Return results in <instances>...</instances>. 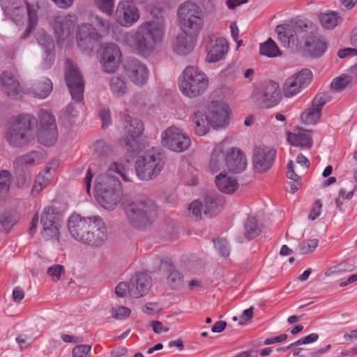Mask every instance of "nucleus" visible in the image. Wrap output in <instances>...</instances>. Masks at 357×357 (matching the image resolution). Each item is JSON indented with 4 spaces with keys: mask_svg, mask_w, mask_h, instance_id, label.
I'll return each instance as SVG.
<instances>
[{
    "mask_svg": "<svg viewBox=\"0 0 357 357\" xmlns=\"http://www.w3.org/2000/svg\"><path fill=\"white\" fill-rule=\"evenodd\" d=\"M296 50L312 58L321 56L327 49L326 42L318 33V27L312 22L303 20L302 27L298 31Z\"/></svg>",
    "mask_w": 357,
    "mask_h": 357,
    "instance_id": "7ed1b4c3",
    "label": "nucleus"
},
{
    "mask_svg": "<svg viewBox=\"0 0 357 357\" xmlns=\"http://www.w3.org/2000/svg\"><path fill=\"white\" fill-rule=\"evenodd\" d=\"M13 177L18 188H28L31 185L33 178L31 169L13 165Z\"/></svg>",
    "mask_w": 357,
    "mask_h": 357,
    "instance_id": "473e14b6",
    "label": "nucleus"
},
{
    "mask_svg": "<svg viewBox=\"0 0 357 357\" xmlns=\"http://www.w3.org/2000/svg\"><path fill=\"white\" fill-rule=\"evenodd\" d=\"M52 90V84L47 78H43L32 84L31 86L28 89L29 94L35 98L40 99L45 98L49 96Z\"/></svg>",
    "mask_w": 357,
    "mask_h": 357,
    "instance_id": "2f4dec72",
    "label": "nucleus"
},
{
    "mask_svg": "<svg viewBox=\"0 0 357 357\" xmlns=\"http://www.w3.org/2000/svg\"><path fill=\"white\" fill-rule=\"evenodd\" d=\"M178 17L181 23L191 30V33H197L203 27L202 9L192 1L181 4L178 9Z\"/></svg>",
    "mask_w": 357,
    "mask_h": 357,
    "instance_id": "6e6552de",
    "label": "nucleus"
},
{
    "mask_svg": "<svg viewBox=\"0 0 357 357\" xmlns=\"http://www.w3.org/2000/svg\"><path fill=\"white\" fill-rule=\"evenodd\" d=\"M130 38L132 41L131 45L140 53L146 52L150 50L154 45L139 29H137L135 34L130 36Z\"/></svg>",
    "mask_w": 357,
    "mask_h": 357,
    "instance_id": "c9c22d12",
    "label": "nucleus"
},
{
    "mask_svg": "<svg viewBox=\"0 0 357 357\" xmlns=\"http://www.w3.org/2000/svg\"><path fill=\"white\" fill-rule=\"evenodd\" d=\"M293 76L294 78H296V80L302 88L309 85L312 79V73L307 68L302 69Z\"/></svg>",
    "mask_w": 357,
    "mask_h": 357,
    "instance_id": "603ef678",
    "label": "nucleus"
},
{
    "mask_svg": "<svg viewBox=\"0 0 357 357\" xmlns=\"http://www.w3.org/2000/svg\"><path fill=\"white\" fill-rule=\"evenodd\" d=\"M195 47V41L192 36L183 31L177 35L172 41V48L174 52L180 55L189 54Z\"/></svg>",
    "mask_w": 357,
    "mask_h": 357,
    "instance_id": "bb28decb",
    "label": "nucleus"
},
{
    "mask_svg": "<svg viewBox=\"0 0 357 357\" xmlns=\"http://www.w3.org/2000/svg\"><path fill=\"white\" fill-rule=\"evenodd\" d=\"M11 174L8 170L0 172V196H6L10 190Z\"/></svg>",
    "mask_w": 357,
    "mask_h": 357,
    "instance_id": "3c124183",
    "label": "nucleus"
},
{
    "mask_svg": "<svg viewBox=\"0 0 357 357\" xmlns=\"http://www.w3.org/2000/svg\"><path fill=\"white\" fill-rule=\"evenodd\" d=\"M215 248L222 257H227L230 253L228 242L225 238H220L214 241Z\"/></svg>",
    "mask_w": 357,
    "mask_h": 357,
    "instance_id": "4d7b16f0",
    "label": "nucleus"
},
{
    "mask_svg": "<svg viewBox=\"0 0 357 357\" xmlns=\"http://www.w3.org/2000/svg\"><path fill=\"white\" fill-rule=\"evenodd\" d=\"M152 286L151 277L146 273H136L130 280L129 295L138 298L145 296Z\"/></svg>",
    "mask_w": 357,
    "mask_h": 357,
    "instance_id": "6ab92c4d",
    "label": "nucleus"
},
{
    "mask_svg": "<svg viewBox=\"0 0 357 357\" xmlns=\"http://www.w3.org/2000/svg\"><path fill=\"white\" fill-rule=\"evenodd\" d=\"M126 134L124 142L128 151L135 154L143 148V144L140 142V137L144 129L143 123L137 119L130 116H125Z\"/></svg>",
    "mask_w": 357,
    "mask_h": 357,
    "instance_id": "9b49d317",
    "label": "nucleus"
},
{
    "mask_svg": "<svg viewBox=\"0 0 357 357\" xmlns=\"http://www.w3.org/2000/svg\"><path fill=\"white\" fill-rule=\"evenodd\" d=\"M98 202L107 210H114L121 200L122 186L119 180L109 174L100 175L94 186Z\"/></svg>",
    "mask_w": 357,
    "mask_h": 357,
    "instance_id": "20e7f679",
    "label": "nucleus"
},
{
    "mask_svg": "<svg viewBox=\"0 0 357 357\" xmlns=\"http://www.w3.org/2000/svg\"><path fill=\"white\" fill-rule=\"evenodd\" d=\"M98 7L105 13L110 15L114 9V3L113 0H96Z\"/></svg>",
    "mask_w": 357,
    "mask_h": 357,
    "instance_id": "052dcab7",
    "label": "nucleus"
},
{
    "mask_svg": "<svg viewBox=\"0 0 357 357\" xmlns=\"http://www.w3.org/2000/svg\"><path fill=\"white\" fill-rule=\"evenodd\" d=\"M319 338V335L317 333H311L305 337H303L297 341L291 344V346H298L301 344H306L316 342Z\"/></svg>",
    "mask_w": 357,
    "mask_h": 357,
    "instance_id": "338daca9",
    "label": "nucleus"
},
{
    "mask_svg": "<svg viewBox=\"0 0 357 357\" xmlns=\"http://www.w3.org/2000/svg\"><path fill=\"white\" fill-rule=\"evenodd\" d=\"M163 26V18L158 17L157 20L144 22L138 29L155 44L162 38Z\"/></svg>",
    "mask_w": 357,
    "mask_h": 357,
    "instance_id": "a878e982",
    "label": "nucleus"
},
{
    "mask_svg": "<svg viewBox=\"0 0 357 357\" xmlns=\"http://www.w3.org/2000/svg\"><path fill=\"white\" fill-rule=\"evenodd\" d=\"M303 20L295 18L289 24H279L275 28L279 39L282 42H288L296 47L298 31H301Z\"/></svg>",
    "mask_w": 357,
    "mask_h": 357,
    "instance_id": "aec40b11",
    "label": "nucleus"
},
{
    "mask_svg": "<svg viewBox=\"0 0 357 357\" xmlns=\"http://www.w3.org/2000/svg\"><path fill=\"white\" fill-rule=\"evenodd\" d=\"M215 183L218 188L225 193L234 192L238 188L236 179L229 177L226 173L221 172L215 177Z\"/></svg>",
    "mask_w": 357,
    "mask_h": 357,
    "instance_id": "f704fd0d",
    "label": "nucleus"
},
{
    "mask_svg": "<svg viewBox=\"0 0 357 357\" xmlns=\"http://www.w3.org/2000/svg\"><path fill=\"white\" fill-rule=\"evenodd\" d=\"M65 269L62 265L55 264L47 269V274L52 277H56L55 280H59L62 274H64Z\"/></svg>",
    "mask_w": 357,
    "mask_h": 357,
    "instance_id": "69168bd1",
    "label": "nucleus"
},
{
    "mask_svg": "<svg viewBox=\"0 0 357 357\" xmlns=\"http://www.w3.org/2000/svg\"><path fill=\"white\" fill-rule=\"evenodd\" d=\"M110 89L118 97L124 96L128 91L125 80L119 76H114L110 79Z\"/></svg>",
    "mask_w": 357,
    "mask_h": 357,
    "instance_id": "37998d69",
    "label": "nucleus"
},
{
    "mask_svg": "<svg viewBox=\"0 0 357 357\" xmlns=\"http://www.w3.org/2000/svg\"><path fill=\"white\" fill-rule=\"evenodd\" d=\"M65 80L72 98L77 102L83 99L84 83L82 74L70 59H66L64 66Z\"/></svg>",
    "mask_w": 357,
    "mask_h": 357,
    "instance_id": "1a4fd4ad",
    "label": "nucleus"
},
{
    "mask_svg": "<svg viewBox=\"0 0 357 357\" xmlns=\"http://www.w3.org/2000/svg\"><path fill=\"white\" fill-rule=\"evenodd\" d=\"M107 230L103 220L99 216H93L89 235L86 245L100 247L107 239Z\"/></svg>",
    "mask_w": 357,
    "mask_h": 357,
    "instance_id": "412c9836",
    "label": "nucleus"
},
{
    "mask_svg": "<svg viewBox=\"0 0 357 357\" xmlns=\"http://www.w3.org/2000/svg\"><path fill=\"white\" fill-rule=\"evenodd\" d=\"M91 347L90 345L79 344L73 349V357H89Z\"/></svg>",
    "mask_w": 357,
    "mask_h": 357,
    "instance_id": "bf43d9fd",
    "label": "nucleus"
},
{
    "mask_svg": "<svg viewBox=\"0 0 357 357\" xmlns=\"http://www.w3.org/2000/svg\"><path fill=\"white\" fill-rule=\"evenodd\" d=\"M26 3L29 17V23L26 30L21 36V38L22 39H26V38H28L31 31H33V29L36 27V26L38 24V15L35 6L33 5L30 4L27 1H26Z\"/></svg>",
    "mask_w": 357,
    "mask_h": 357,
    "instance_id": "ea45409f",
    "label": "nucleus"
},
{
    "mask_svg": "<svg viewBox=\"0 0 357 357\" xmlns=\"http://www.w3.org/2000/svg\"><path fill=\"white\" fill-rule=\"evenodd\" d=\"M1 82L3 91L10 97L16 98L20 91L19 82L8 71L1 74Z\"/></svg>",
    "mask_w": 357,
    "mask_h": 357,
    "instance_id": "c756f323",
    "label": "nucleus"
},
{
    "mask_svg": "<svg viewBox=\"0 0 357 357\" xmlns=\"http://www.w3.org/2000/svg\"><path fill=\"white\" fill-rule=\"evenodd\" d=\"M116 18L121 26H131L138 21L139 11L134 5L119 3L116 10Z\"/></svg>",
    "mask_w": 357,
    "mask_h": 357,
    "instance_id": "5701e85b",
    "label": "nucleus"
},
{
    "mask_svg": "<svg viewBox=\"0 0 357 357\" xmlns=\"http://www.w3.org/2000/svg\"><path fill=\"white\" fill-rule=\"evenodd\" d=\"M228 105L218 101H212L208 105L207 115L212 127L218 128L228 123Z\"/></svg>",
    "mask_w": 357,
    "mask_h": 357,
    "instance_id": "4be33fe9",
    "label": "nucleus"
},
{
    "mask_svg": "<svg viewBox=\"0 0 357 357\" xmlns=\"http://www.w3.org/2000/svg\"><path fill=\"white\" fill-rule=\"evenodd\" d=\"M168 272L169 274L167 278V284L172 289L180 287L183 282L182 274L174 266L171 265L168 268Z\"/></svg>",
    "mask_w": 357,
    "mask_h": 357,
    "instance_id": "a18cd8bd",
    "label": "nucleus"
},
{
    "mask_svg": "<svg viewBox=\"0 0 357 357\" xmlns=\"http://www.w3.org/2000/svg\"><path fill=\"white\" fill-rule=\"evenodd\" d=\"M112 315L116 319H123L130 316V310L128 307L119 306L117 308H112Z\"/></svg>",
    "mask_w": 357,
    "mask_h": 357,
    "instance_id": "e2e57ef3",
    "label": "nucleus"
},
{
    "mask_svg": "<svg viewBox=\"0 0 357 357\" xmlns=\"http://www.w3.org/2000/svg\"><path fill=\"white\" fill-rule=\"evenodd\" d=\"M193 121L195 123V132L199 136L205 135L209 130L210 120L207 115L202 112H197L194 114Z\"/></svg>",
    "mask_w": 357,
    "mask_h": 357,
    "instance_id": "4c0bfd02",
    "label": "nucleus"
},
{
    "mask_svg": "<svg viewBox=\"0 0 357 357\" xmlns=\"http://www.w3.org/2000/svg\"><path fill=\"white\" fill-rule=\"evenodd\" d=\"M164 165L160 153L152 148L136 160V174L141 180L149 181L158 176Z\"/></svg>",
    "mask_w": 357,
    "mask_h": 357,
    "instance_id": "423d86ee",
    "label": "nucleus"
},
{
    "mask_svg": "<svg viewBox=\"0 0 357 357\" xmlns=\"http://www.w3.org/2000/svg\"><path fill=\"white\" fill-rule=\"evenodd\" d=\"M38 119L29 114H20L8 122L4 138L13 149H22L33 144L37 136Z\"/></svg>",
    "mask_w": 357,
    "mask_h": 357,
    "instance_id": "f257e3e1",
    "label": "nucleus"
},
{
    "mask_svg": "<svg viewBox=\"0 0 357 357\" xmlns=\"http://www.w3.org/2000/svg\"><path fill=\"white\" fill-rule=\"evenodd\" d=\"M161 137L162 146L176 153L187 150L191 144L190 137L174 126L164 131Z\"/></svg>",
    "mask_w": 357,
    "mask_h": 357,
    "instance_id": "f8f14e48",
    "label": "nucleus"
},
{
    "mask_svg": "<svg viewBox=\"0 0 357 357\" xmlns=\"http://www.w3.org/2000/svg\"><path fill=\"white\" fill-rule=\"evenodd\" d=\"M77 114L78 112L75 109L74 105L73 104H69L66 107L63 118L69 123V124L71 125L74 123V120L77 117Z\"/></svg>",
    "mask_w": 357,
    "mask_h": 357,
    "instance_id": "680f3d73",
    "label": "nucleus"
},
{
    "mask_svg": "<svg viewBox=\"0 0 357 357\" xmlns=\"http://www.w3.org/2000/svg\"><path fill=\"white\" fill-rule=\"evenodd\" d=\"M225 199L222 195L215 193H206L203 202L193 201L188 206V210L198 220L202 218V214L206 218H211L218 215L225 205Z\"/></svg>",
    "mask_w": 357,
    "mask_h": 357,
    "instance_id": "0eeeda50",
    "label": "nucleus"
},
{
    "mask_svg": "<svg viewBox=\"0 0 357 357\" xmlns=\"http://www.w3.org/2000/svg\"><path fill=\"white\" fill-rule=\"evenodd\" d=\"M331 99L332 96L329 92L319 93L312 100L311 107L321 113L324 105Z\"/></svg>",
    "mask_w": 357,
    "mask_h": 357,
    "instance_id": "09e8293b",
    "label": "nucleus"
},
{
    "mask_svg": "<svg viewBox=\"0 0 357 357\" xmlns=\"http://www.w3.org/2000/svg\"><path fill=\"white\" fill-rule=\"evenodd\" d=\"M298 132L293 133L291 132H287V141L288 142L296 146L304 147L310 149L312 146V137L305 132L307 130L303 128H298Z\"/></svg>",
    "mask_w": 357,
    "mask_h": 357,
    "instance_id": "72a5a7b5",
    "label": "nucleus"
},
{
    "mask_svg": "<svg viewBox=\"0 0 357 357\" xmlns=\"http://www.w3.org/2000/svg\"><path fill=\"white\" fill-rule=\"evenodd\" d=\"M40 158V153L33 151L25 155L17 157L13 161V165L21 167L31 168L37 160Z\"/></svg>",
    "mask_w": 357,
    "mask_h": 357,
    "instance_id": "a19ab883",
    "label": "nucleus"
},
{
    "mask_svg": "<svg viewBox=\"0 0 357 357\" xmlns=\"http://www.w3.org/2000/svg\"><path fill=\"white\" fill-rule=\"evenodd\" d=\"M39 129L47 130L52 128V126L53 128L57 127L54 115L51 112L43 109H41L39 112Z\"/></svg>",
    "mask_w": 357,
    "mask_h": 357,
    "instance_id": "c03bdc74",
    "label": "nucleus"
},
{
    "mask_svg": "<svg viewBox=\"0 0 357 357\" xmlns=\"http://www.w3.org/2000/svg\"><path fill=\"white\" fill-rule=\"evenodd\" d=\"M15 222V219L10 213L4 212L0 214V225L6 233H8L10 231Z\"/></svg>",
    "mask_w": 357,
    "mask_h": 357,
    "instance_id": "5fc2aeb1",
    "label": "nucleus"
},
{
    "mask_svg": "<svg viewBox=\"0 0 357 357\" xmlns=\"http://www.w3.org/2000/svg\"><path fill=\"white\" fill-rule=\"evenodd\" d=\"M93 217L82 218L79 215H73L68 222V228L71 236L76 241L86 245Z\"/></svg>",
    "mask_w": 357,
    "mask_h": 357,
    "instance_id": "4468645a",
    "label": "nucleus"
},
{
    "mask_svg": "<svg viewBox=\"0 0 357 357\" xmlns=\"http://www.w3.org/2000/svg\"><path fill=\"white\" fill-rule=\"evenodd\" d=\"M75 24V15L56 16L53 22V29L56 38L59 40H65L74 31Z\"/></svg>",
    "mask_w": 357,
    "mask_h": 357,
    "instance_id": "b1692460",
    "label": "nucleus"
},
{
    "mask_svg": "<svg viewBox=\"0 0 357 357\" xmlns=\"http://www.w3.org/2000/svg\"><path fill=\"white\" fill-rule=\"evenodd\" d=\"M318 240L317 239H310L306 241H303L298 245V251L301 255H306L309 252H312V250L317 246Z\"/></svg>",
    "mask_w": 357,
    "mask_h": 357,
    "instance_id": "13d9d810",
    "label": "nucleus"
},
{
    "mask_svg": "<svg viewBox=\"0 0 357 357\" xmlns=\"http://www.w3.org/2000/svg\"><path fill=\"white\" fill-rule=\"evenodd\" d=\"M38 142L45 146H52L57 141V127H52L49 129H38L37 136Z\"/></svg>",
    "mask_w": 357,
    "mask_h": 357,
    "instance_id": "e433bc0d",
    "label": "nucleus"
},
{
    "mask_svg": "<svg viewBox=\"0 0 357 357\" xmlns=\"http://www.w3.org/2000/svg\"><path fill=\"white\" fill-rule=\"evenodd\" d=\"M99 38L100 34L89 24H84L77 27L76 38L79 46H83L87 43L97 41Z\"/></svg>",
    "mask_w": 357,
    "mask_h": 357,
    "instance_id": "c85d7f7f",
    "label": "nucleus"
},
{
    "mask_svg": "<svg viewBox=\"0 0 357 357\" xmlns=\"http://www.w3.org/2000/svg\"><path fill=\"white\" fill-rule=\"evenodd\" d=\"M259 53L261 55L269 58L276 57L281 54L278 45L271 38H268L266 42L260 44Z\"/></svg>",
    "mask_w": 357,
    "mask_h": 357,
    "instance_id": "79ce46f5",
    "label": "nucleus"
},
{
    "mask_svg": "<svg viewBox=\"0 0 357 357\" xmlns=\"http://www.w3.org/2000/svg\"><path fill=\"white\" fill-rule=\"evenodd\" d=\"M279 84L273 80L266 82L261 89L252 96L253 102L260 108H270L278 105L281 99Z\"/></svg>",
    "mask_w": 357,
    "mask_h": 357,
    "instance_id": "9d476101",
    "label": "nucleus"
},
{
    "mask_svg": "<svg viewBox=\"0 0 357 357\" xmlns=\"http://www.w3.org/2000/svg\"><path fill=\"white\" fill-rule=\"evenodd\" d=\"M301 88L296 78L292 76L286 79L283 85V93L284 96L287 98L292 97L297 94Z\"/></svg>",
    "mask_w": 357,
    "mask_h": 357,
    "instance_id": "49530a36",
    "label": "nucleus"
},
{
    "mask_svg": "<svg viewBox=\"0 0 357 357\" xmlns=\"http://www.w3.org/2000/svg\"><path fill=\"white\" fill-rule=\"evenodd\" d=\"M319 21L324 28L333 29L342 22V18L337 15V13L333 11L320 14Z\"/></svg>",
    "mask_w": 357,
    "mask_h": 357,
    "instance_id": "58836bf2",
    "label": "nucleus"
},
{
    "mask_svg": "<svg viewBox=\"0 0 357 357\" xmlns=\"http://www.w3.org/2000/svg\"><path fill=\"white\" fill-rule=\"evenodd\" d=\"M109 171L114 172L121 175L125 181H129L126 168L121 164L114 162L109 166Z\"/></svg>",
    "mask_w": 357,
    "mask_h": 357,
    "instance_id": "774afa93",
    "label": "nucleus"
},
{
    "mask_svg": "<svg viewBox=\"0 0 357 357\" xmlns=\"http://www.w3.org/2000/svg\"><path fill=\"white\" fill-rule=\"evenodd\" d=\"M225 162L229 172L238 174L245 169L247 160L245 154L238 148L228 149L225 154Z\"/></svg>",
    "mask_w": 357,
    "mask_h": 357,
    "instance_id": "393cba45",
    "label": "nucleus"
},
{
    "mask_svg": "<svg viewBox=\"0 0 357 357\" xmlns=\"http://www.w3.org/2000/svg\"><path fill=\"white\" fill-rule=\"evenodd\" d=\"M36 39L38 43L45 50H54V43L52 38L43 30L38 31L36 33Z\"/></svg>",
    "mask_w": 357,
    "mask_h": 357,
    "instance_id": "8fccbe9b",
    "label": "nucleus"
},
{
    "mask_svg": "<svg viewBox=\"0 0 357 357\" xmlns=\"http://www.w3.org/2000/svg\"><path fill=\"white\" fill-rule=\"evenodd\" d=\"M61 214L55 206L45 208L41 216L40 222L43 225L42 234L47 238H59V227H61Z\"/></svg>",
    "mask_w": 357,
    "mask_h": 357,
    "instance_id": "ddd939ff",
    "label": "nucleus"
},
{
    "mask_svg": "<svg viewBox=\"0 0 357 357\" xmlns=\"http://www.w3.org/2000/svg\"><path fill=\"white\" fill-rule=\"evenodd\" d=\"M351 82V78L349 75H342L333 79L331 84L333 90L340 91L346 89L347 85Z\"/></svg>",
    "mask_w": 357,
    "mask_h": 357,
    "instance_id": "864d4df0",
    "label": "nucleus"
},
{
    "mask_svg": "<svg viewBox=\"0 0 357 357\" xmlns=\"http://www.w3.org/2000/svg\"><path fill=\"white\" fill-rule=\"evenodd\" d=\"M96 154L100 158H106L110 153L111 149L103 140H98L94 144Z\"/></svg>",
    "mask_w": 357,
    "mask_h": 357,
    "instance_id": "6e6d98bb",
    "label": "nucleus"
},
{
    "mask_svg": "<svg viewBox=\"0 0 357 357\" xmlns=\"http://www.w3.org/2000/svg\"><path fill=\"white\" fill-rule=\"evenodd\" d=\"M0 6L6 16L16 23L20 22L21 18L24 17V9L21 6L20 0H0Z\"/></svg>",
    "mask_w": 357,
    "mask_h": 357,
    "instance_id": "cd10ccee",
    "label": "nucleus"
},
{
    "mask_svg": "<svg viewBox=\"0 0 357 357\" xmlns=\"http://www.w3.org/2000/svg\"><path fill=\"white\" fill-rule=\"evenodd\" d=\"M123 69L128 77L136 85L143 86L148 79L149 71L146 65L136 59L127 60Z\"/></svg>",
    "mask_w": 357,
    "mask_h": 357,
    "instance_id": "f3484780",
    "label": "nucleus"
},
{
    "mask_svg": "<svg viewBox=\"0 0 357 357\" xmlns=\"http://www.w3.org/2000/svg\"><path fill=\"white\" fill-rule=\"evenodd\" d=\"M276 157V151L261 146H255L253 149L252 165L255 172L262 173L268 171L273 165Z\"/></svg>",
    "mask_w": 357,
    "mask_h": 357,
    "instance_id": "2eb2a0df",
    "label": "nucleus"
},
{
    "mask_svg": "<svg viewBox=\"0 0 357 357\" xmlns=\"http://www.w3.org/2000/svg\"><path fill=\"white\" fill-rule=\"evenodd\" d=\"M208 84L206 75L198 68L190 66L183 70L178 86L183 94L192 98L203 94L208 87Z\"/></svg>",
    "mask_w": 357,
    "mask_h": 357,
    "instance_id": "39448f33",
    "label": "nucleus"
},
{
    "mask_svg": "<svg viewBox=\"0 0 357 357\" xmlns=\"http://www.w3.org/2000/svg\"><path fill=\"white\" fill-rule=\"evenodd\" d=\"M121 52L115 43H106L101 53L102 69L107 73H114L121 61Z\"/></svg>",
    "mask_w": 357,
    "mask_h": 357,
    "instance_id": "dca6fc26",
    "label": "nucleus"
},
{
    "mask_svg": "<svg viewBox=\"0 0 357 357\" xmlns=\"http://www.w3.org/2000/svg\"><path fill=\"white\" fill-rule=\"evenodd\" d=\"M321 113L310 107L301 115V120L306 125H315L321 118Z\"/></svg>",
    "mask_w": 357,
    "mask_h": 357,
    "instance_id": "de8ad7c7",
    "label": "nucleus"
},
{
    "mask_svg": "<svg viewBox=\"0 0 357 357\" xmlns=\"http://www.w3.org/2000/svg\"><path fill=\"white\" fill-rule=\"evenodd\" d=\"M128 223L138 229L151 225L156 213L155 202L145 196L135 197L124 195L121 204Z\"/></svg>",
    "mask_w": 357,
    "mask_h": 357,
    "instance_id": "f03ea898",
    "label": "nucleus"
},
{
    "mask_svg": "<svg viewBox=\"0 0 357 357\" xmlns=\"http://www.w3.org/2000/svg\"><path fill=\"white\" fill-rule=\"evenodd\" d=\"M222 151L220 149H215L213 151L210 160V168L213 171H217L220 165V157Z\"/></svg>",
    "mask_w": 357,
    "mask_h": 357,
    "instance_id": "0e129e2a",
    "label": "nucleus"
},
{
    "mask_svg": "<svg viewBox=\"0 0 357 357\" xmlns=\"http://www.w3.org/2000/svg\"><path fill=\"white\" fill-rule=\"evenodd\" d=\"M213 33L208 36V43L206 47V61L209 63L217 62L222 59L229 50V45L225 38H216Z\"/></svg>",
    "mask_w": 357,
    "mask_h": 357,
    "instance_id": "a211bd4d",
    "label": "nucleus"
},
{
    "mask_svg": "<svg viewBox=\"0 0 357 357\" xmlns=\"http://www.w3.org/2000/svg\"><path fill=\"white\" fill-rule=\"evenodd\" d=\"M244 233L236 237L239 243L253 239L261 233V228L255 217H249L244 223Z\"/></svg>",
    "mask_w": 357,
    "mask_h": 357,
    "instance_id": "7c9ffc66",
    "label": "nucleus"
}]
</instances>
